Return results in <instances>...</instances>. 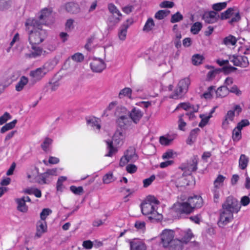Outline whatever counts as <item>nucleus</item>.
<instances>
[{
	"instance_id": "nucleus-1",
	"label": "nucleus",
	"mask_w": 250,
	"mask_h": 250,
	"mask_svg": "<svg viewBox=\"0 0 250 250\" xmlns=\"http://www.w3.org/2000/svg\"><path fill=\"white\" fill-rule=\"evenodd\" d=\"M53 17H34L29 18L26 26L33 27L28 32V41L30 44H40L47 36V31L42 28L43 24L49 25L54 22Z\"/></svg>"
},
{
	"instance_id": "nucleus-2",
	"label": "nucleus",
	"mask_w": 250,
	"mask_h": 250,
	"mask_svg": "<svg viewBox=\"0 0 250 250\" xmlns=\"http://www.w3.org/2000/svg\"><path fill=\"white\" fill-rule=\"evenodd\" d=\"M159 204L160 202L155 197L149 196L146 201L141 204V211L145 215H149V220L160 221L163 219V215L157 211Z\"/></svg>"
},
{
	"instance_id": "nucleus-3",
	"label": "nucleus",
	"mask_w": 250,
	"mask_h": 250,
	"mask_svg": "<svg viewBox=\"0 0 250 250\" xmlns=\"http://www.w3.org/2000/svg\"><path fill=\"white\" fill-rule=\"evenodd\" d=\"M203 204L202 197L194 195L189 197L188 202L174 204L172 209L178 213L189 214L193 210L194 208H201Z\"/></svg>"
},
{
	"instance_id": "nucleus-4",
	"label": "nucleus",
	"mask_w": 250,
	"mask_h": 250,
	"mask_svg": "<svg viewBox=\"0 0 250 250\" xmlns=\"http://www.w3.org/2000/svg\"><path fill=\"white\" fill-rule=\"evenodd\" d=\"M124 138L125 135L123 131L121 130H117L112 137V141L109 140L106 141L108 152L105 156L106 157H111L113 154H115L117 152V149L113 146V144L115 145H120L122 143Z\"/></svg>"
},
{
	"instance_id": "nucleus-5",
	"label": "nucleus",
	"mask_w": 250,
	"mask_h": 250,
	"mask_svg": "<svg viewBox=\"0 0 250 250\" xmlns=\"http://www.w3.org/2000/svg\"><path fill=\"white\" fill-rule=\"evenodd\" d=\"M50 63L46 62L43 66L30 72L29 76L31 77L30 81L33 84L41 81L44 76L51 69Z\"/></svg>"
},
{
	"instance_id": "nucleus-6",
	"label": "nucleus",
	"mask_w": 250,
	"mask_h": 250,
	"mask_svg": "<svg viewBox=\"0 0 250 250\" xmlns=\"http://www.w3.org/2000/svg\"><path fill=\"white\" fill-rule=\"evenodd\" d=\"M190 83V81L188 78H185L180 81L177 88L174 90V93L169 96V98L174 99L181 98L183 94L188 91Z\"/></svg>"
},
{
	"instance_id": "nucleus-7",
	"label": "nucleus",
	"mask_w": 250,
	"mask_h": 250,
	"mask_svg": "<svg viewBox=\"0 0 250 250\" xmlns=\"http://www.w3.org/2000/svg\"><path fill=\"white\" fill-rule=\"evenodd\" d=\"M138 159V156L136 153V150L133 147H130L124 153V155L121 158L120 166H125L127 163H133Z\"/></svg>"
},
{
	"instance_id": "nucleus-8",
	"label": "nucleus",
	"mask_w": 250,
	"mask_h": 250,
	"mask_svg": "<svg viewBox=\"0 0 250 250\" xmlns=\"http://www.w3.org/2000/svg\"><path fill=\"white\" fill-rule=\"evenodd\" d=\"M241 208V205L239 202L232 196H229L227 198L225 202L222 205V208L226 209V211L232 212V213H237Z\"/></svg>"
},
{
	"instance_id": "nucleus-9",
	"label": "nucleus",
	"mask_w": 250,
	"mask_h": 250,
	"mask_svg": "<svg viewBox=\"0 0 250 250\" xmlns=\"http://www.w3.org/2000/svg\"><path fill=\"white\" fill-rule=\"evenodd\" d=\"M241 111L242 108L239 105H235L233 109L229 110L225 116L224 120L222 122L223 127L225 129L228 128L229 124V121L232 122L234 120L235 112L238 115Z\"/></svg>"
},
{
	"instance_id": "nucleus-10",
	"label": "nucleus",
	"mask_w": 250,
	"mask_h": 250,
	"mask_svg": "<svg viewBox=\"0 0 250 250\" xmlns=\"http://www.w3.org/2000/svg\"><path fill=\"white\" fill-rule=\"evenodd\" d=\"M106 63L100 58L94 57L90 63V66L93 72L101 73L106 68Z\"/></svg>"
},
{
	"instance_id": "nucleus-11",
	"label": "nucleus",
	"mask_w": 250,
	"mask_h": 250,
	"mask_svg": "<svg viewBox=\"0 0 250 250\" xmlns=\"http://www.w3.org/2000/svg\"><path fill=\"white\" fill-rule=\"evenodd\" d=\"M174 232L172 230L166 229L161 234V243L164 247H167L174 241Z\"/></svg>"
},
{
	"instance_id": "nucleus-12",
	"label": "nucleus",
	"mask_w": 250,
	"mask_h": 250,
	"mask_svg": "<svg viewBox=\"0 0 250 250\" xmlns=\"http://www.w3.org/2000/svg\"><path fill=\"white\" fill-rule=\"evenodd\" d=\"M134 22V20L132 18L126 19L121 25L119 29L118 36L120 40L124 41L126 37L127 30L128 27Z\"/></svg>"
},
{
	"instance_id": "nucleus-13",
	"label": "nucleus",
	"mask_w": 250,
	"mask_h": 250,
	"mask_svg": "<svg viewBox=\"0 0 250 250\" xmlns=\"http://www.w3.org/2000/svg\"><path fill=\"white\" fill-rule=\"evenodd\" d=\"M233 213L231 211H226L222 208V210L220 214L219 220L218 222V225L220 227H223L229 222H230L233 218Z\"/></svg>"
},
{
	"instance_id": "nucleus-14",
	"label": "nucleus",
	"mask_w": 250,
	"mask_h": 250,
	"mask_svg": "<svg viewBox=\"0 0 250 250\" xmlns=\"http://www.w3.org/2000/svg\"><path fill=\"white\" fill-rule=\"evenodd\" d=\"M229 60L234 65L242 67H247L249 63L248 58L244 56L233 55L229 57Z\"/></svg>"
},
{
	"instance_id": "nucleus-15",
	"label": "nucleus",
	"mask_w": 250,
	"mask_h": 250,
	"mask_svg": "<svg viewBox=\"0 0 250 250\" xmlns=\"http://www.w3.org/2000/svg\"><path fill=\"white\" fill-rule=\"evenodd\" d=\"M143 113L138 109L134 108L129 112V117L132 121L135 124H137L143 117Z\"/></svg>"
},
{
	"instance_id": "nucleus-16",
	"label": "nucleus",
	"mask_w": 250,
	"mask_h": 250,
	"mask_svg": "<svg viewBox=\"0 0 250 250\" xmlns=\"http://www.w3.org/2000/svg\"><path fill=\"white\" fill-rule=\"evenodd\" d=\"M37 45L38 44H31L32 51L27 55L28 57L36 58L41 56L43 52H45V51L43 50L42 48L37 46Z\"/></svg>"
},
{
	"instance_id": "nucleus-17",
	"label": "nucleus",
	"mask_w": 250,
	"mask_h": 250,
	"mask_svg": "<svg viewBox=\"0 0 250 250\" xmlns=\"http://www.w3.org/2000/svg\"><path fill=\"white\" fill-rule=\"evenodd\" d=\"M66 10L71 14H77L80 11V7L77 3L70 2L65 4Z\"/></svg>"
},
{
	"instance_id": "nucleus-18",
	"label": "nucleus",
	"mask_w": 250,
	"mask_h": 250,
	"mask_svg": "<svg viewBox=\"0 0 250 250\" xmlns=\"http://www.w3.org/2000/svg\"><path fill=\"white\" fill-rule=\"evenodd\" d=\"M130 250H146V245L142 242L134 240L130 243Z\"/></svg>"
},
{
	"instance_id": "nucleus-19",
	"label": "nucleus",
	"mask_w": 250,
	"mask_h": 250,
	"mask_svg": "<svg viewBox=\"0 0 250 250\" xmlns=\"http://www.w3.org/2000/svg\"><path fill=\"white\" fill-rule=\"evenodd\" d=\"M47 229L46 224L44 221H39L37 223L36 235L39 237L45 232Z\"/></svg>"
},
{
	"instance_id": "nucleus-20",
	"label": "nucleus",
	"mask_w": 250,
	"mask_h": 250,
	"mask_svg": "<svg viewBox=\"0 0 250 250\" xmlns=\"http://www.w3.org/2000/svg\"><path fill=\"white\" fill-rule=\"evenodd\" d=\"M184 244H185L181 240L175 239L169 246L170 250H183Z\"/></svg>"
},
{
	"instance_id": "nucleus-21",
	"label": "nucleus",
	"mask_w": 250,
	"mask_h": 250,
	"mask_svg": "<svg viewBox=\"0 0 250 250\" xmlns=\"http://www.w3.org/2000/svg\"><path fill=\"white\" fill-rule=\"evenodd\" d=\"M16 202L18 204L17 209L22 212L25 213L28 211V207L23 199L17 198L16 199Z\"/></svg>"
},
{
	"instance_id": "nucleus-22",
	"label": "nucleus",
	"mask_w": 250,
	"mask_h": 250,
	"mask_svg": "<svg viewBox=\"0 0 250 250\" xmlns=\"http://www.w3.org/2000/svg\"><path fill=\"white\" fill-rule=\"evenodd\" d=\"M200 129L198 128H196L194 129H192L189 134V135L188 138L187 140V143L188 145L192 144L195 141L196 138L197 137V134L200 132Z\"/></svg>"
},
{
	"instance_id": "nucleus-23",
	"label": "nucleus",
	"mask_w": 250,
	"mask_h": 250,
	"mask_svg": "<svg viewBox=\"0 0 250 250\" xmlns=\"http://www.w3.org/2000/svg\"><path fill=\"white\" fill-rule=\"evenodd\" d=\"M215 93L217 97L223 98L229 93V89L226 86H221L217 88Z\"/></svg>"
},
{
	"instance_id": "nucleus-24",
	"label": "nucleus",
	"mask_w": 250,
	"mask_h": 250,
	"mask_svg": "<svg viewBox=\"0 0 250 250\" xmlns=\"http://www.w3.org/2000/svg\"><path fill=\"white\" fill-rule=\"evenodd\" d=\"M207 67L208 69L211 68V70H210L207 74V79L208 81L212 80L217 74H218L222 71L221 68L214 69L213 67L211 66H207Z\"/></svg>"
},
{
	"instance_id": "nucleus-25",
	"label": "nucleus",
	"mask_w": 250,
	"mask_h": 250,
	"mask_svg": "<svg viewBox=\"0 0 250 250\" xmlns=\"http://www.w3.org/2000/svg\"><path fill=\"white\" fill-rule=\"evenodd\" d=\"M87 124L90 126L93 127H95L98 130H99L101 128V125L99 123V120L98 119H97L95 117H92L87 119L86 120Z\"/></svg>"
},
{
	"instance_id": "nucleus-26",
	"label": "nucleus",
	"mask_w": 250,
	"mask_h": 250,
	"mask_svg": "<svg viewBox=\"0 0 250 250\" xmlns=\"http://www.w3.org/2000/svg\"><path fill=\"white\" fill-rule=\"evenodd\" d=\"M28 80L25 76H22L19 82L16 85V90L17 91H21L22 90L24 86L28 83Z\"/></svg>"
},
{
	"instance_id": "nucleus-27",
	"label": "nucleus",
	"mask_w": 250,
	"mask_h": 250,
	"mask_svg": "<svg viewBox=\"0 0 250 250\" xmlns=\"http://www.w3.org/2000/svg\"><path fill=\"white\" fill-rule=\"evenodd\" d=\"M240 16L239 11L237 7L228 8L226 11L221 13V16Z\"/></svg>"
},
{
	"instance_id": "nucleus-28",
	"label": "nucleus",
	"mask_w": 250,
	"mask_h": 250,
	"mask_svg": "<svg viewBox=\"0 0 250 250\" xmlns=\"http://www.w3.org/2000/svg\"><path fill=\"white\" fill-rule=\"evenodd\" d=\"M214 110H212L208 116L204 114H201L200 117L202 119L201 122L199 124V126L201 127L205 126L208 123L209 119L212 117L211 114L213 113Z\"/></svg>"
},
{
	"instance_id": "nucleus-29",
	"label": "nucleus",
	"mask_w": 250,
	"mask_h": 250,
	"mask_svg": "<svg viewBox=\"0 0 250 250\" xmlns=\"http://www.w3.org/2000/svg\"><path fill=\"white\" fill-rule=\"evenodd\" d=\"M249 158L244 154H241L239 159V166L242 169H245L248 165Z\"/></svg>"
},
{
	"instance_id": "nucleus-30",
	"label": "nucleus",
	"mask_w": 250,
	"mask_h": 250,
	"mask_svg": "<svg viewBox=\"0 0 250 250\" xmlns=\"http://www.w3.org/2000/svg\"><path fill=\"white\" fill-rule=\"evenodd\" d=\"M203 19L208 23L211 24L216 22L217 21L218 18L220 17H202ZM230 17H220L221 20L228 19Z\"/></svg>"
},
{
	"instance_id": "nucleus-31",
	"label": "nucleus",
	"mask_w": 250,
	"mask_h": 250,
	"mask_svg": "<svg viewBox=\"0 0 250 250\" xmlns=\"http://www.w3.org/2000/svg\"><path fill=\"white\" fill-rule=\"evenodd\" d=\"M154 26L155 23L153 20L151 18H148L143 27V31L149 32L152 30Z\"/></svg>"
},
{
	"instance_id": "nucleus-32",
	"label": "nucleus",
	"mask_w": 250,
	"mask_h": 250,
	"mask_svg": "<svg viewBox=\"0 0 250 250\" xmlns=\"http://www.w3.org/2000/svg\"><path fill=\"white\" fill-rule=\"evenodd\" d=\"M131 93L132 89L131 88L125 87L120 91L118 97L120 99H122L124 97H127L129 98H131Z\"/></svg>"
},
{
	"instance_id": "nucleus-33",
	"label": "nucleus",
	"mask_w": 250,
	"mask_h": 250,
	"mask_svg": "<svg viewBox=\"0 0 250 250\" xmlns=\"http://www.w3.org/2000/svg\"><path fill=\"white\" fill-rule=\"evenodd\" d=\"M237 40L232 35H229V36L224 38L223 40V43L227 46L229 45H234L236 43Z\"/></svg>"
},
{
	"instance_id": "nucleus-34",
	"label": "nucleus",
	"mask_w": 250,
	"mask_h": 250,
	"mask_svg": "<svg viewBox=\"0 0 250 250\" xmlns=\"http://www.w3.org/2000/svg\"><path fill=\"white\" fill-rule=\"evenodd\" d=\"M117 123L121 127H125L129 123V119L126 116L121 115L118 118Z\"/></svg>"
},
{
	"instance_id": "nucleus-35",
	"label": "nucleus",
	"mask_w": 250,
	"mask_h": 250,
	"mask_svg": "<svg viewBox=\"0 0 250 250\" xmlns=\"http://www.w3.org/2000/svg\"><path fill=\"white\" fill-rule=\"evenodd\" d=\"M17 122V120H14L12 122L7 123L2 126L0 129V132L3 133L6 131L12 129L15 126Z\"/></svg>"
},
{
	"instance_id": "nucleus-36",
	"label": "nucleus",
	"mask_w": 250,
	"mask_h": 250,
	"mask_svg": "<svg viewBox=\"0 0 250 250\" xmlns=\"http://www.w3.org/2000/svg\"><path fill=\"white\" fill-rule=\"evenodd\" d=\"M198 159L197 156H194L192 162L188 166V170L190 172L195 171L197 169Z\"/></svg>"
},
{
	"instance_id": "nucleus-37",
	"label": "nucleus",
	"mask_w": 250,
	"mask_h": 250,
	"mask_svg": "<svg viewBox=\"0 0 250 250\" xmlns=\"http://www.w3.org/2000/svg\"><path fill=\"white\" fill-rule=\"evenodd\" d=\"M120 21L119 17H109L107 23L109 27H112L118 23Z\"/></svg>"
},
{
	"instance_id": "nucleus-38",
	"label": "nucleus",
	"mask_w": 250,
	"mask_h": 250,
	"mask_svg": "<svg viewBox=\"0 0 250 250\" xmlns=\"http://www.w3.org/2000/svg\"><path fill=\"white\" fill-rule=\"evenodd\" d=\"M202 27V23L199 22L194 23L191 27L190 31L193 34H197Z\"/></svg>"
},
{
	"instance_id": "nucleus-39",
	"label": "nucleus",
	"mask_w": 250,
	"mask_h": 250,
	"mask_svg": "<svg viewBox=\"0 0 250 250\" xmlns=\"http://www.w3.org/2000/svg\"><path fill=\"white\" fill-rule=\"evenodd\" d=\"M40 16H48L56 14V13L53 11V8L50 7L43 8L40 11Z\"/></svg>"
},
{
	"instance_id": "nucleus-40",
	"label": "nucleus",
	"mask_w": 250,
	"mask_h": 250,
	"mask_svg": "<svg viewBox=\"0 0 250 250\" xmlns=\"http://www.w3.org/2000/svg\"><path fill=\"white\" fill-rule=\"evenodd\" d=\"M214 90H215V86H209L207 91L205 92L203 94V97L205 98L206 99H210L212 98V93H213Z\"/></svg>"
},
{
	"instance_id": "nucleus-41",
	"label": "nucleus",
	"mask_w": 250,
	"mask_h": 250,
	"mask_svg": "<svg viewBox=\"0 0 250 250\" xmlns=\"http://www.w3.org/2000/svg\"><path fill=\"white\" fill-rule=\"evenodd\" d=\"M193 236V235L191 230L188 229L185 233L183 238L182 239V241L185 244H188L191 238Z\"/></svg>"
},
{
	"instance_id": "nucleus-42",
	"label": "nucleus",
	"mask_w": 250,
	"mask_h": 250,
	"mask_svg": "<svg viewBox=\"0 0 250 250\" xmlns=\"http://www.w3.org/2000/svg\"><path fill=\"white\" fill-rule=\"evenodd\" d=\"M232 138L234 141H238L241 138V130L236 127L232 132Z\"/></svg>"
},
{
	"instance_id": "nucleus-43",
	"label": "nucleus",
	"mask_w": 250,
	"mask_h": 250,
	"mask_svg": "<svg viewBox=\"0 0 250 250\" xmlns=\"http://www.w3.org/2000/svg\"><path fill=\"white\" fill-rule=\"evenodd\" d=\"M11 5V0H0V10L8 9Z\"/></svg>"
},
{
	"instance_id": "nucleus-44",
	"label": "nucleus",
	"mask_w": 250,
	"mask_h": 250,
	"mask_svg": "<svg viewBox=\"0 0 250 250\" xmlns=\"http://www.w3.org/2000/svg\"><path fill=\"white\" fill-rule=\"evenodd\" d=\"M203 59V57L199 54H196L193 56L192 61L194 65H198L201 63Z\"/></svg>"
},
{
	"instance_id": "nucleus-45",
	"label": "nucleus",
	"mask_w": 250,
	"mask_h": 250,
	"mask_svg": "<svg viewBox=\"0 0 250 250\" xmlns=\"http://www.w3.org/2000/svg\"><path fill=\"white\" fill-rule=\"evenodd\" d=\"M52 140L46 138L42 144L41 145L42 148L45 151H47L49 146L52 144Z\"/></svg>"
},
{
	"instance_id": "nucleus-46",
	"label": "nucleus",
	"mask_w": 250,
	"mask_h": 250,
	"mask_svg": "<svg viewBox=\"0 0 250 250\" xmlns=\"http://www.w3.org/2000/svg\"><path fill=\"white\" fill-rule=\"evenodd\" d=\"M114 181L112 173H108L104 175L103 178V181L104 184H109Z\"/></svg>"
},
{
	"instance_id": "nucleus-47",
	"label": "nucleus",
	"mask_w": 250,
	"mask_h": 250,
	"mask_svg": "<svg viewBox=\"0 0 250 250\" xmlns=\"http://www.w3.org/2000/svg\"><path fill=\"white\" fill-rule=\"evenodd\" d=\"M47 178L44 172L40 175H38L35 181L39 184H45L47 183L46 181Z\"/></svg>"
},
{
	"instance_id": "nucleus-48",
	"label": "nucleus",
	"mask_w": 250,
	"mask_h": 250,
	"mask_svg": "<svg viewBox=\"0 0 250 250\" xmlns=\"http://www.w3.org/2000/svg\"><path fill=\"white\" fill-rule=\"evenodd\" d=\"M227 6V3L224 2H220L217 3L213 4L212 8L214 11H221L223 8H225Z\"/></svg>"
},
{
	"instance_id": "nucleus-49",
	"label": "nucleus",
	"mask_w": 250,
	"mask_h": 250,
	"mask_svg": "<svg viewBox=\"0 0 250 250\" xmlns=\"http://www.w3.org/2000/svg\"><path fill=\"white\" fill-rule=\"evenodd\" d=\"M51 212V210L49 208L43 209L42 211L40 213V217L41 220L45 221V220L47 216H48Z\"/></svg>"
},
{
	"instance_id": "nucleus-50",
	"label": "nucleus",
	"mask_w": 250,
	"mask_h": 250,
	"mask_svg": "<svg viewBox=\"0 0 250 250\" xmlns=\"http://www.w3.org/2000/svg\"><path fill=\"white\" fill-rule=\"evenodd\" d=\"M32 173H28L27 177L28 179L33 178L34 180H35L39 175V169L36 167H33L32 168Z\"/></svg>"
},
{
	"instance_id": "nucleus-51",
	"label": "nucleus",
	"mask_w": 250,
	"mask_h": 250,
	"mask_svg": "<svg viewBox=\"0 0 250 250\" xmlns=\"http://www.w3.org/2000/svg\"><path fill=\"white\" fill-rule=\"evenodd\" d=\"M71 191L75 194L81 195L83 192V189L82 187H76L74 186H72L70 188Z\"/></svg>"
},
{
	"instance_id": "nucleus-52",
	"label": "nucleus",
	"mask_w": 250,
	"mask_h": 250,
	"mask_svg": "<svg viewBox=\"0 0 250 250\" xmlns=\"http://www.w3.org/2000/svg\"><path fill=\"white\" fill-rule=\"evenodd\" d=\"M108 9L110 12L112 14H115L118 16H122L119 10L113 4L110 3L108 5Z\"/></svg>"
},
{
	"instance_id": "nucleus-53",
	"label": "nucleus",
	"mask_w": 250,
	"mask_h": 250,
	"mask_svg": "<svg viewBox=\"0 0 250 250\" xmlns=\"http://www.w3.org/2000/svg\"><path fill=\"white\" fill-rule=\"evenodd\" d=\"M72 59L76 62H81L84 59L83 55L80 53H77L71 56Z\"/></svg>"
},
{
	"instance_id": "nucleus-54",
	"label": "nucleus",
	"mask_w": 250,
	"mask_h": 250,
	"mask_svg": "<svg viewBox=\"0 0 250 250\" xmlns=\"http://www.w3.org/2000/svg\"><path fill=\"white\" fill-rule=\"evenodd\" d=\"M250 125V122L247 119H244L241 121L237 124L236 127L242 130L243 127L247 126Z\"/></svg>"
},
{
	"instance_id": "nucleus-55",
	"label": "nucleus",
	"mask_w": 250,
	"mask_h": 250,
	"mask_svg": "<svg viewBox=\"0 0 250 250\" xmlns=\"http://www.w3.org/2000/svg\"><path fill=\"white\" fill-rule=\"evenodd\" d=\"M183 116V115H181L179 117V120H178V128L179 129L181 130H184V127L186 126L187 124L184 121L182 117Z\"/></svg>"
},
{
	"instance_id": "nucleus-56",
	"label": "nucleus",
	"mask_w": 250,
	"mask_h": 250,
	"mask_svg": "<svg viewBox=\"0 0 250 250\" xmlns=\"http://www.w3.org/2000/svg\"><path fill=\"white\" fill-rule=\"evenodd\" d=\"M225 179V177L222 175H219L214 182V188H218L219 185L222 183Z\"/></svg>"
},
{
	"instance_id": "nucleus-57",
	"label": "nucleus",
	"mask_w": 250,
	"mask_h": 250,
	"mask_svg": "<svg viewBox=\"0 0 250 250\" xmlns=\"http://www.w3.org/2000/svg\"><path fill=\"white\" fill-rule=\"evenodd\" d=\"M155 176L154 175H151L149 178L143 180L144 187L146 188L149 186L152 182L155 180Z\"/></svg>"
},
{
	"instance_id": "nucleus-58",
	"label": "nucleus",
	"mask_w": 250,
	"mask_h": 250,
	"mask_svg": "<svg viewBox=\"0 0 250 250\" xmlns=\"http://www.w3.org/2000/svg\"><path fill=\"white\" fill-rule=\"evenodd\" d=\"M134 9V6L132 5H127L122 8L123 11L127 15L130 14Z\"/></svg>"
},
{
	"instance_id": "nucleus-59",
	"label": "nucleus",
	"mask_w": 250,
	"mask_h": 250,
	"mask_svg": "<svg viewBox=\"0 0 250 250\" xmlns=\"http://www.w3.org/2000/svg\"><path fill=\"white\" fill-rule=\"evenodd\" d=\"M11 118L10 115L8 112H5L2 116L0 117V125H2Z\"/></svg>"
},
{
	"instance_id": "nucleus-60",
	"label": "nucleus",
	"mask_w": 250,
	"mask_h": 250,
	"mask_svg": "<svg viewBox=\"0 0 250 250\" xmlns=\"http://www.w3.org/2000/svg\"><path fill=\"white\" fill-rule=\"evenodd\" d=\"M57 171L58 169L57 168H54L52 169H47L46 172H44L45 175L47 176L48 178L49 176L50 175H54L56 176L57 175Z\"/></svg>"
},
{
	"instance_id": "nucleus-61",
	"label": "nucleus",
	"mask_w": 250,
	"mask_h": 250,
	"mask_svg": "<svg viewBox=\"0 0 250 250\" xmlns=\"http://www.w3.org/2000/svg\"><path fill=\"white\" fill-rule=\"evenodd\" d=\"M137 167L133 164L128 165L126 167V171L129 173H135L137 170Z\"/></svg>"
},
{
	"instance_id": "nucleus-62",
	"label": "nucleus",
	"mask_w": 250,
	"mask_h": 250,
	"mask_svg": "<svg viewBox=\"0 0 250 250\" xmlns=\"http://www.w3.org/2000/svg\"><path fill=\"white\" fill-rule=\"evenodd\" d=\"M73 22L74 21L71 19H68L67 21L65 23V29L66 31H70L73 28Z\"/></svg>"
},
{
	"instance_id": "nucleus-63",
	"label": "nucleus",
	"mask_w": 250,
	"mask_h": 250,
	"mask_svg": "<svg viewBox=\"0 0 250 250\" xmlns=\"http://www.w3.org/2000/svg\"><path fill=\"white\" fill-rule=\"evenodd\" d=\"M145 223L144 222L137 221L135 224V227L138 229L144 230L145 228Z\"/></svg>"
},
{
	"instance_id": "nucleus-64",
	"label": "nucleus",
	"mask_w": 250,
	"mask_h": 250,
	"mask_svg": "<svg viewBox=\"0 0 250 250\" xmlns=\"http://www.w3.org/2000/svg\"><path fill=\"white\" fill-rule=\"evenodd\" d=\"M59 86V83L58 82L53 83L50 82L48 83V86L49 87L52 91L56 90Z\"/></svg>"
}]
</instances>
